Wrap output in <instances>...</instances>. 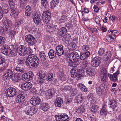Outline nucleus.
<instances>
[{
	"mask_svg": "<svg viewBox=\"0 0 121 121\" xmlns=\"http://www.w3.org/2000/svg\"><path fill=\"white\" fill-rule=\"evenodd\" d=\"M41 4L44 8L47 7L48 4L47 0H41Z\"/></svg>",
	"mask_w": 121,
	"mask_h": 121,
	"instance_id": "obj_44",
	"label": "nucleus"
},
{
	"mask_svg": "<svg viewBox=\"0 0 121 121\" xmlns=\"http://www.w3.org/2000/svg\"><path fill=\"white\" fill-rule=\"evenodd\" d=\"M5 29L4 28L1 27H0V32L1 34L2 35H4L5 34V32L4 31V30Z\"/></svg>",
	"mask_w": 121,
	"mask_h": 121,
	"instance_id": "obj_58",
	"label": "nucleus"
},
{
	"mask_svg": "<svg viewBox=\"0 0 121 121\" xmlns=\"http://www.w3.org/2000/svg\"><path fill=\"white\" fill-rule=\"evenodd\" d=\"M39 55L42 61H44L46 60V56L44 52H40L39 53Z\"/></svg>",
	"mask_w": 121,
	"mask_h": 121,
	"instance_id": "obj_36",
	"label": "nucleus"
},
{
	"mask_svg": "<svg viewBox=\"0 0 121 121\" xmlns=\"http://www.w3.org/2000/svg\"><path fill=\"white\" fill-rule=\"evenodd\" d=\"M2 9L3 12L5 13H8L9 10L8 5L5 3H3L2 4Z\"/></svg>",
	"mask_w": 121,
	"mask_h": 121,
	"instance_id": "obj_27",
	"label": "nucleus"
},
{
	"mask_svg": "<svg viewBox=\"0 0 121 121\" xmlns=\"http://www.w3.org/2000/svg\"><path fill=\"white\" fill-rule=\"evenodd\" d=\"M37 108L34 107L27 106L25 108L24 111L26 114L30 116H32L37 112Z\"/></svg>",
	"mask_w": 121,
	"mask_h": 121,
	"instance_id": "obj_6",
	"label": "nucleus"
},
{
	"mask_svg": "<svg viewBox=\"0 0 121 121\" xmlns=\"http://www.w3.org/2000/svg\"><path fill=\"white\" fill-rule=\"evenodd\" d=\"M100 18L98 17H96L95 18V22H96V23L99 24L100 25H101V24L100 23Z\"/></svg>",
	"mask_w": 121,
	"mask_h": 121,
	"instance_id": "obj_55",
	"label": "nucleus"
},
{
	"mask_svg": "<svg viewBox=\"0 0 121 121\" xmlns=\"http://www.w3.org/2000/svg\"><path fill=\"white\" fill-rule=\"evenodd\" d=\"M21 46L19 51V54L20 56H23L26 54H32V51L30 48H26L25 46Z\"/></svg>",
	"mask_w": 121,
	"mask_h": 121,
	"instance_id": "obj_5",
	"label": "nucleus"
},
{
	"mask_svg": "<svg viewBox=\"0 0 121 121\" xmlns=\"http://www.w3.org/2000/svg\"><path fill=\"white\" fill-rule=\"evenodd\" d=\"M17 92V91L15 88L10 87L6 90L5 93L8 97H10L15 96Z\"/></svg>",
	"mask_w": 121,
	"mask_h": 121,
	"instance_id": "obj_8",
	"label": "nucleus"
},
{
	"mask_svg": "<svg viewBox=\"0 0 121 121\" xmlns=\"http://www.w3.org/2000/svg\"><path fill=\"white\" fill-rule=\"evenodd\" d=\"M90 53L89 51L84 53H81L80 56V59L83 60L88 57L90 55Z\"/></svg>",
	"mask_w": 121,
	"mask_h": 121,
	"instance_id": "obj_31",
	"label": "nucleus"
},
{
	"mask_svg": "<svg viewBox=\"0 0 121 121\" xmlns=\"http://www.w3.org/2000/svg\"><path fill=\"white\" fill-rule=\"evenodd\" d=\"M53 76V73L51 72L48 73L46 76V78L45 79L47 81L49 82L52 80Z\"/></svg>",
	"mask_w": 121,
	"mask_h": 121,
	"instance_id": "obj_37",
	"label": "nucleus"
},
{
	"mask_svg": "<svg viewBox=\"0 0 121 121\" xmlns=\"http://www.w3.org/2000/svg\"><path fill=\"white\" fill-rule=\"evenodd\" d=\"M26 63L27 66L30 68H36L39 63L38 58L35 55H29L26 59Z\"/></svg>",
	"mask_w": 121,
	"mask_h": 121,
	"instance_id": "obj_2",
	"label": "nucleus"
},
{
	"mask_svg": "<svg viewBox=\"0 0 121 121\" xmlns=\"http://www.w3.org/2000/svg\"><path fill=\"white\" fill-rule=\"evenodd\" d=\"M90 48L89 46H82V49L83 51H87L89 50Z\"/></svg>",
	"mask_w": 121,
	"mask_h": 121,
	"instance_id": "obj_56",
	"label": "nucleus"
},
{
	"mask_svg": "<svg viewBox=\"0 0 121 121\" xmlns=\"http://www.w3.org/2000/svg\"><path fill=\"white\" fill-rule=\"evenodd\" d=\"M63 103V101L62 99L60 97H58L56 99L54 104L56 107H59L61 106Z\"/></svg>",
	"mask_w": 121,
	"mask_h": 121,
	"instance_id": "obj_25",
	"label": "nucleus"
},
{
	"mask_svg": "<svg viewBox=\"0 0 121 121\" xmlns=\"http://www.w3.org/2000/svg\"><path fill=\"white\" fill-rule=\"evenodd\" d=\"M100 62V58L99 57L96 56L92 59L91 62V64L93 67H96L99 65Z\"/></svg>",
	"mask_w": 121,
	"mask_h": 121,
	"instance_id": "obj_15",
	"label": "nucleus"
},
{
	"mask_svg": "<svg viewBox=\"0 0 121 121\" xmlns=\"http://www.w3.org/2000/svg\"><path fill=\"white\" fill-rule=\"evenodd\" d=\"M52 91V89H49L45 92V96L47 99H50L52 97L53 95Z\"/></svg>",
	"mask_w": 121,
	"mask_h": 121,
	"instance_id": "obj_28",
	"label": "nucleus"
},
{
	"mask_svg": "<svg viewBox=\"0 0 121 121\" xmlns=\"http://www.w3.org/2000/svg\"><path fill=\"white\" fill-rule=\"evenodd\" d=\"M11 25V22L9 19H6L3 22V27L6 31L10 29Z\"/></svg>",
	"mask_w": 121,
	"mask_h": 121,
	"instance_id": "obj_16",
	"label": "nucleus"
},
{
	"mask_svg": "<svg viewBox=\"0 0 121 121\" xmlns=\"http://www.w3.org/2000/svg\"><path fill=\"white\" fill-rule=\"evenodd\" d=\"M105 52L104 49L103 48H100L99 51L98 53L100 55H102Z\"/></svg>",
	"mask_w": 121,
	"mask_h": 121,
	"instance_id": "obj_54",
	"label": "nucleus"
},
{
	"mask_svg": "<svg viewBox=\"0 0 121 121\" xmlns=\"http://www.w3.org/2000/svg\"><path fill=\"white\" fill-rule=\"evenodd\" d=\"M108 104L110 105L109 108L113 111L117 107V103L116 100H110L108 102Z\"/></svg>",
	"mask_w": 121,
	"mask_h": 121,
	"instance_id": "obj_22",
	"label": "nucleus"
},
{
	"mask_svg": "<svg viewBox=\"0 0 121 121\" xmlns=\"http://www.w3.org/2000/svg\"><path fill=\"white\" fill-rule=\"evenodd\" d=\"M73 68L71 69V75L72 77L76 78V79H79L83 75V70L81 69H78L77 67L74 65L72 66Z\"/></svg>",
	"mask_w": 121,
	"mask_h": 121,
	"instance_id": "obj_4",
	"label": "nucleus"
},
{
	"mask_svg": "<svg viewBox=\"0 0 121 121\" xmlns=\"http://www.w3.org/2000/svg\"><path fill=\"white\" fill-rule=\"evenodd\" d=\"M4 80H8L10 78L14 82H20L21 79V74L19 73H14L13 71L11 69H8L3 75Z\"/></svg>",
	"mask_w": 121,
	"mask_h": 121,
	"instance_id": "obj_1",
	"label": "nucleus"
},
{
	"mask_svg": "<svg viewBox=\"0 0 121 121\" xmlns=\"http://www.w3.org/2000/svg\"><path fill=\"white\" fill-rule=\"evenodd\" d=\"M38 77L37 81L40 84H42L45 81V80L44 78L45 76V73L41 72L38 74Z\"/></svg>",
	"mask_w": 121,
	"mask_h": 121,
	"instance_id": "obj_18",
	"label": "nucleus"
},
{
	"mask_svg": "<svg viewBox=\"0 0 121 121\" xmlns=\"http://www.w3.org/2000/svg\"><path fill=\"white\" fill-rule=\"evenodd\" d=\"M34 74L31 71H29L26 73H24L22 75V79L24 81H29L32 79Z\"/></svg>",
	"mask_w": 121,
	"mask_h": 121,
	"instance_id": "obj_9",
	"label": "nucleus"
},
{
	"mask_svg": "<svg viewBox=\"0 0 121 121\" xmlns=\"http://www.w3.org/2000/svg\"><path fill=\"white\" fill-rule=\"evenodd\" d=\"M82 91L86 92L87 91V89L86 87L82 83H79L77 85Z\"/></svg>",
	"mask_w": 121,
	"mask_h": 121,
	"instance_id": "obj_34",
	"label": "nucleus"
},
{
	"mask_svg": "<svg viewBox=\"0 0 121 121\" xmlns=\"http://www.w3.org/2000/svg\"><path fill=\"white\" fill-rule=\"evenodd\" d=\"M5 41L4 37L0 36V45H3L5 43Z\"/></svg>",
	"mask_w": 121,
	"mask_h": 121,
	"instance_id": "obj_52",
	"label": "nucleus"
},
{
	"mask_svg": "<svg viewBox=\"0 0 121 121\" xmlns=\"http://www.w3.org/2000/svg\"><path fill=\"white\" fill-rule=\"evenodd\" d=\"M103 89V86L101 85L99 87L96 88V91L98 94H101L102 91Z\"/></svg>",
	"mask_w": 121,
	"mask_h": 121,
	"instance_id": "obj_43",
	"label": "nucleus"
},
{
	"mask_svg": "<svg viewBox=\"0 0 121 121\" xmlns=\"http://www.w3.org/2000/svg\"><path fill=\"white\" fill-rule=\"evenodd\" d=\"M50 108V106L48 104L44 103L42 104L41 107L42 110L45 111H48Z\"/></svg>",
	"mask_w": 121,
	"mask_h": 121,
	"instance_id": "obj_33",
	"label": "nucleus"
},
{
	"mask_svg": "<svg viewBox=\"0 0 121 121\" xmlns=\"http://www.w3.org/2000/svg\"><path fill=\"white\" fill-rule=\"evenodd\" d=\"M26 5V4L25 2H23L21 0L20 2V7L22 9H24L25 8Z\"/></svg>",
	"mask_w": 121,
	"mask_h": 121,
	"instance_id": "obj_50",
	"label": "nucleus"
},
{
	"mask_svg": "<svg viewBox=\"0 0 121 121\" xmlns=\"http://www.w3.org/2000/svg\"><path fill=\"white\" fill-rule=\"evenodd\" d=\"M59 2V0H52L50 3L51 8L54 9L56 6L58 5Z\"/></svg>",
	"mask_w": 121,
	"mask_h": 121,
	"instance_id": "obj_32",
	"label": "nucleus"
},
{
	"mask_svg": "<svg viewBox=\"0 0 121 121\" xmlns=\"http://www.w3.org/2000/svg\"><path fill=\"white\" fill-rule=\"evenodd\" d=\"M76 47L75 46H69L68 49L70 51L75 50L76 48Z\"/></svg>",
	"mask_w": 121,
	"mask_h": 121,
	"instance_id": "obj_59",
	"label": "nucleus"
},
{
	"mask_svg": "<svg viewBox=\"0 0 121 121\" xmlns=\"http://www.w3.org/2000/svg\"><path fill=\"white\" fill-rule=\"evenodd\" d=\"M0 51L3 54L8 56L11 54V52L10 48L8 46H2L0 49Z\"/></svg>",
	"mask_w": 121,
	"mask_h": 121,
	"instance_id": "obj_13",
	"label": "nucleus"
},
{
	"mask_svg": "<svg viewBox=\"0 0 121 121\" xmlns=\"http://www.w3.org/2000/svg\"><path fill=\"white\" fill-rule=\"evenodd\" d=\"M72 88V86H71L69 85L65 86H63L61 87V90L62 91L67 90L70 91L71 90Z\"/></svg>",
	"mask_w": 121,
	"mask_h": 121,
	"instance_id": "obj_38",
	"label": "nucleus"
},
{
	"mask_svg": "<svg viewBox=\"0 0 121 121\" xmlns=\"http://www.w3.org/2000/svg\"><path fill=\"white\" fill-rule=\"evenodd\" d=\"M119 71L117 70L112 75L108 73V76L110 80L114 82H116L117 80V76L119 74Z\"/></svg>",
	"mask_w": 121,
	"mask_h": 121,
	"instance_id": "obj_24",
	"label": "nucleus"
},
{
	"mask_svg": "<svg viewBox=\"0 0 121 121\" xmlns=\"http://www.w3.org/2000/svg\"><path fill=\"white\" fill-rule=\"evenodd\" d=\"M86 98V96L81 93H79L77 96L76 98V102L81 103H82Z\"/></svg>",
	"mask_w": 121,
	"mask_h": 121,
	"instance_id": "obj_21",
	"label": "nucleus"
},
{
	"mask_svg": "<svg viewBox=\"0 0 121 121\" xmlns=\"http://www.w3.org/2000/svg\"><path fill=\"white\" fill-rule=\"evenodd\" d=\"M107 71L106 69L103 68L101 70V73L103 75H107Z\"/></svg>",
	"mask_w": 121,
	"mask_h": 121,
	"instance_id": "obj_57",
	"label": "nucleus"
},
{
	"mask_svg": "<svg viewBox=\"0 0 121 121\" xmlns=\"http://www.w3.org/2000/svg\"><path fill=\"white\" fill-rule=\"evenodd\" d=\"M108 36L110 37L113 40L115 38L114 34L113 33V32H112L111 30H109L108 31Z\"/></svg>",
	"mask_w": 121,
	"mask_h": 121,
	"instance_id": "obj_41",
	"label": "nucleus"
},
{
	"mask_svg": "<svg viewBox=\"0 0 121 121\" xmlns=\"http://www.w3.org/2000/svg\"><path fill=\"white\" fill-rule=\"evenodd\" d=\"M79 58V55L77 52H73L67 55V58L68 65L71 67L75 65Z\"/></svg>",
	"mask_w": 121,
	"mask_h": 121,
	"instance_id": "obj_3",
	"label": "nucleus"
},
{
	"mask_svg": "<svg viewBox=\"0 0 121 121\" xmlns=\"http://www.w3.org/2000/svg\"><path fill=\"white\" fill-rule=\"evenodd\" d=\"M31 8L30 6L28 5L26 7L25 11H26L31 13Z\"/></svg>",
	"mask_w": 121,
	"mask_h": 121,
	"instance_id": "obj_60",
	"label": "nucleus"
},
{
	"mask_svg": "<svg viewBox=\"0 0 121 121\" xmlns=\"http://www.w3.org/2000/svg\"><path fill=\"white\" fill-rule=\"evenodd\" d=\"M33 17V21L36 25L39 24L41 20L40 18L41 16L37 13H35L34 14Z\"/></svg>",
	"mask_w": 121,
	"mask_h": 121,
	"instance_id": "obj_20",
	"label": "nucleus"
},
{
	"mask_svg": "<svg viewBox=\"0 0 121 121\" xmlns=\"http://www.w3.org/2000/svg\"><path fill=\"white\" fill-rule=\"evenodd\" d=\"M40 98L37 96L33 97L30 99V103L33 105L36 106L38 105L41 102Z\"/></svg>",
	"mask_w": 121,
	"mask_h": 121,
	"instance_id": "obj_14",
	"label": "nucleus"
},
{
	"mask_svg": "<svg viewBox=\"0 0 121 121\" xmlns=\"http://www.w3.org/2000/svg\"><path fill=\"white\" fill-rule=\"evenodd\" d=\"M63 39L67 41L70 40L71 38V36L70 34H67L63 36Z\"/></svg>",
	"mask_w": 121,
	"mask_h": 121,
	"instance_id": "obj_45",
	"label": "nucleus"
},
{
	"mask_svg": "<svg viewBox=\"0 0 121 121\" xmlns=\"http://www.w3.org/2000/svg\"><path fill=\"white\" fill-rule=\"evenodd\" d=\"M16 101L18 103H19L20 105L22 106L24 105L25 104L24 99L18 98L17 97L16 99Z\"/></svg>",
	"mask_w": 121,
	"mask_h": 121,
	"instance_id": "obj_35",
	"label": "nucleus"
},
{
	"mask_svg": "<svg viewBox=\"0 0 121 121\" xmlns=\"http://www.w3.org/2000/svg\"><path fill=\"white\" fill-rule=\"evenodd\" d=\"M85 108L83 106H81L79 107L77 110L78 112L81 113H83L84 111Z\"/></svg>",
	"mask_w": 121,
	"mask_h": 121,
	"instance_id": "obj_46",
	"label": "nucleus"
},
{
	"mask_svg": "<svg viewBox=\"0 0 121 121\" xmlns=\"http://www.w3.org/2000/svg\"><path fill=\"white\" fill-rule=\"evenodd\" d=\"M56 121H68L69 117L66 114H63L59 115H56Z\"/></svg>",
	"mask_w": 121,
	"mask_h": 121,
	"instance_id": "obj_12",
	"label": "nucleus"
},
{
	"mask_svg": "<svg viewBox=\"0 0 121 121\" xmlns=\"http://www.w3.org/2000/svg\"><path fill=\"white\" fill-rule=\"evenodd\" d=\"M94 11L98 13L99 10V9L98 7L96 5H95L93 7Z\"/></svg>",
	"mask_w": 121,
	"mask_h": 121,
	"instance_id": "obj_64",
	"label": "nucleus"
},
{
	"mask_svg": "<svg viewBox=\"0 0 121 121\" xmlns=\"http://www.w3.org/2000/svg\"><path fill=\"white\" fill-rule=\"evenodd\" d=\"M26 41L29 45H33L36 42L35 38L31 35H28L25 36Z\"/></svg>",
	"mask_w": 121,
	"mask_h": 121,
	"instance_id": "obj_10",
	"label": "nucleus"
},
{
	"mask_svg": "<svg viewBox=\"0 0 121 121\" xmlns=\"http://www.w3.org/2000/svg\"><path fill=\"white\" fill-rule=\"evenodd\" d=\"M99 109V107L98 105H94L92 107L91 111L93 113H96L97 112Z\"/></svg>",
	"mask_w": 121,
	"mask_h": 121,
	"instance_id": "obj_39",
	"label": "nucleus"
},
{
	"mask_svg": "<svg viewBox=\"0 0 121 121\" xmlns=\"http://www.w3.org/2000/svg\"><path fill=\"white\" fill-rule=\"evenodd\" d=\"M107 107L106 105H104L103 106L100 112V114L106 116L107 114Z\"/></svg>",
	"mask_w": 121,
	"mask_h": 121,
	"instance_id": "obj_30",
	"label": "nucleus"
},
{
	"mask_svg": "<svg viewBox=\"0 0 121 121\" xmlns=\"http://www.w3.org/2000/svg\"><path fill=\"white\" fill-rule=\"evenodd\" d=\"M66 76L62 72L59 76V79L60 80L62 81H65L66 79Z\"/></svg>",
	"mask_w": 121,
	"mask_h": 121,
	"instance_id": "obj_40",
	"label": "nucleus"
},
{
	"mask_svg": "<svg viewBox=\"0 0 121 121\" xmlns=\"http://www.w3.org/2000/svg\"><path fill=\"white\" fill-rule=\"evenodd\" d=\"M9 3L10 6L14 5H15L14 1L13 0H9Z\"/></svg>",
	"mask_w": 121,
	"mask_h": 121,
	"instance_id": "obj_62",
	"label": "nucleus"
},
{
	"mask_svg": "<svg viewBox=\"0 0 121 121\" xmlns=\"http://www.w3.org/2000/svg\"><path fill=\"white\" fill-rule=\"evenodd\" d=\"M86 74L89 76H92L95 75V70L90 67L86 68Z\"/></svg>",
	"mask_w": 121,
	"mask_h": 121,
	"instance_id": "obj_23",
	"label": "nucleus"
},
{
	"mask_svg": "<svg viewBox=\"0 0 121 121\" xmlns=\"http://www.w3.org/2000/svg\"><path fill=\"white\" fill-rule=\"evenodd\" d=\"M11 12V14L14 17H17L19 14V12L17 10L13 11Z\"/></svg>",
	"mask_w": 121,
	"mask_h": 121,
	"instance_id": "obj_51",
	"label": "nucleus"
},
{
	"mask_svg": "<svg viewBox=\"0 0 121 121\" xmlns=\"http://www.w3.org/2000/svg\"><path fill=\"white\" fill-rule=\"evenodd\" d=\"M50 11V10H48L43 12L42 15L43 17H42V19L45 23L47 24L50 22L51 17Z\"/></svg>",
	"mask_w": 121,
	"mask_h": 121,
	"instance_id": "obj_7",
	"label": "nucleus"
},
{
	"mask_svg": "<svg viewBox=\"0 0 121 121\" xmlns=\"http://www.w3.org/2000/svg\"><path fill=\"white\" fill-rule=\"evenodd\" d=\"M5 59L2 57L1 55H0V65L3 63L5 62Z\"/></svg>",
	"mask_w": 121,
	"mask_h": 121,
	"instance_id": "obj_61",
	"label": "nucleus"
},
{
	"mask_svg": "<svg viewBox=\"0 0 121 121\" xmlns=\"http://www.w3.org/2000/svg\"><path fill=\"white\" fill-rule=\"evenodd\" d=\"M112 54L110 51H108L106 52L105 56H106V59L107 60H109Z\"/></svg>",
	"mask_w": 121,
	"mask_h": 121,
	"instance_id": "obj_49",
	"label": "nucleus"
},
{
	"mask_svg": "<svg viewBox=\"0 0 121 121\" xmlns=\"http://www.w3.org/2000/svg\"><path fill=\"white\" fill-rule=\"evenodd\" d=\"M56 52L58 56L61 55L64 52L63 46H57Z\"/></svg>",
	"mask_w": 121,
	"mask_h": 121,
	"instance_id": "obj_26",
	"label": "nucleus"
},
{
	"mask_svg": "<svg viewBox=\"0 0 121 121\" xmlns=\"http://www.w3.org/2000/svg\"><path fill=\"white\" fill-rule=\"evenodd\" d=\"M90 2L92 4H93L95 2L98 4L99 3V1L98 0H91Z\"/></svg>",
	"mask_w": 121,
	"mask_h": 121,
	"instance_id": "obj_63",
	"label": "nucleus"
},
{
	"mask_svg": "<svg viewBox=\"0 0 121 121\" xmlns=\"http://www.w3.org/2000/svg\"><path fill=\"white\" fill-rule=\"evenodd\" d=\"M17 33L15 30H12L10 31L9 34L12 39L14 38V36Z\"/></svg>",
	"mask_w": 121,
	"mask_h": 121,
	"instance_id": "obj_48",
	"label": "nucleus"
},
{
	"mask_svg": "<svg viewBox=\"0 0 121 121\" xmlns=\"http://www.w3.org/2000/svg\"><path fill=\"white\" fill-rule=\"evenodd\" d=\"M107 75H103L101 76V80L102 82H105L107 79Z\"/></svg>",
	"mask_w": 121,
	"mask_h": 121,
	"instance_id": "obj_53",
	"label": "nucleus"
},
{
	"mask_svg": "<svg viewBox=\"0 0 121 121\" xmlns=\"http://www.w3.org/2000/svg\"><path fill=\"white\" fill-rule=\"evenodd\" d=\"M48 55L50 59H53L56 56V52L53 49H51L48 52Z\"/></svg>",
	"mask_w": 121,
	"mask_h": 121,
	"instance_id": "obj_29",
	"label": "nucleus"
},
{
	"mask_svg": "<svg viewBox=\"0 0 121 121\" xmlns=\"http://www.w3.org/2000/svg\"><path fill=\"white\" fill-rule=\"evenodd\" d=\"M57 32V35L60 38L62 37L67 32V29L65 27H62L58 29Z\"/></svg>",
	"mask_w": 121,
	"mask_h": 121,
	"instance_id": "obj_17",
	"label": "nucleus"
},
{
	"mask_svg": "<svg viewBox=\"0 0 121 121\" xmlns=\"http://www.w3.org/2000/svg\"><path fill=\"white\" fill-rule=\"evenodd\" d=\"M88 64V62L86 61H84L81 63L80 66L82 69H84L87 67Z\"/></svg>",
	"mask_w": 121,
	"mask_h": 121,
	"instance_id": "obj_42",
	"label": "nucleus"
},
{
	"mask_svg": "<svg viewBox=\"0 0 121 121\" xmlns=\"http://www.w3.org/2000/svg\"><path fill=\"white\" fill-rule=\"evenodd\" d=\"M48 24L47 26L48 28V31L50 33H54L56 30H58V28L57 27L58 24L54 23L51 22Z\"/></svg>",
	"mask_w": 121,
	"mask_h": 121,
	"instance_id": "obj_11",
	"label": "nucleus"
},
{
	"mask_svg": "<svg viewBox=\"0 0 121 121\" xmlns=\"http://www.w3.org/2000/svg\"><path fill=\"white\" fill-rule=\"evenodd\" d=\"M32 85L30 82H26L23 83L21 85V88L25 91L30 90L32 87Z\"/></svg>",
	"mask_w": 121,
	"mask_h": 121,
	"instance_id": "obj_19",
	"label": "nucleus"
},
{
	"mask_svg": "<svg viewBox=\"0 0 121 121\" xmlns=\"http://www.w3.org/2000/svg\"><path fill=\"white\" fill-rule=\"evenodd\" d=\"M15 70L17 72H19L22 73L25 72L24 69L20 67H17L15 68Z\"/></svg>",
	"mask_w": 121,
	"mask_h": 121,
	"instance_id": "obj_47",
	"label": "nucleus"
}]
</instances>
